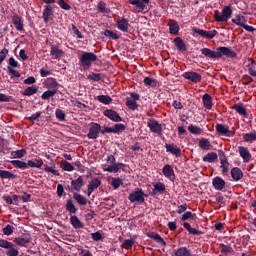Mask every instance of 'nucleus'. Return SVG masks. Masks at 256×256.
I'll return each instance as SVG.
<instances>
[{"label":"nucleus","instance_id":"nucleus-14","mask_svg":"<svg viewBox=\"0 0 256 256\" xmlns=\"http://www.w3.org/2000/svg\"><path fill=\"white\" fill-rule=\"evenodd\" d=\"M147 125L150 129V131H152V133H157L158 135H160L161 131H162V127L161 124H159V122H157L156 120H149L147 122Z\"/></svg>","mask_w":256,"mask_h":256},{"label":"nucleus","instance_id":"nucleus-36","mask_svg":"<svg viewBox=\"0 0 256 256\" xmlns=\"http://www.w3.org/2000/svg\"><path fill=\"white\" fill-rule=\"evenodd\" d=\"M10 163L16 169H27L28 168L27 162H23L21 160H12V161H10Z\"/></svg>","mask_w":256,"mask_h":256},{"label":"nucleus","instance_id":"nucleus-19","mask_svg":"<svg viewBox=\"0 0 256 256\" xmlns=\"http://www.w3.org/2000/svg\"><path fill=\"white\" fill-rule=\"evenodd\" d=\"M105 117H108V119H111V121H115L116 123H119L122 121L121 116H119L118 113H116L114 110H106L104 112Z\"/></svg>","mask_w":256,"mask_h":256},{"label":"nucleus","instance_id":"nucleus-22","mask_svg":"<svg viewBox=\"0 0 256 256\" xmlns=\"http://www.w3.org/2000/svg\"><path fill=\"white\" fill-rule=\"evenodd\" d=\"M174 256H191V250L185 246H182L174 250Z\"/></svg>","mask_w":256,"mask_h":256},{"label":"nucleus","instance_id":"nucleus-34","mask_svg":"<svg viewBox=\"0 0 256 256\" xmlns=\"http://www.w3.org/2000/svg\"><path fill=\"white\" fill-rule=\"evenodd\" d=\"M249 64L247 65L248 67V73L249 75H251L252 77H256V64L255 61L251 58L248 59Z\"/></svg>","mask_w":256,"mask_h":256},{"label":"nucleus","instance_id":"nucleus-42","mask_svg":"<svg viewBox=\"0 0 256 256\" xmlns=\"http://www.w3.org/2000/svg\"><path fill=\"white\" fill-rule=\"evenodd\" d=\"M1 179H17V175L7 170H0Z\"/></svg>","mask_w":256,"mask_h":256},{"label":"nucleus","instance_id":"nucleus-45","mask_svg":"<svg viewBox=\"0 0 256 256\" xmlns=\"http://www.w3.org/2000/svg\"><path fill=\"white\" fill-rule=\"evenodd\" d=\"M199 147H200V149H203L204 151H209V149H211V142H209V140L203 138L199 141Z\"/></svg>","mask_w":256,"mask_h":256},{"label":"nucleus","instance_id":"nucleus-64","mask_svg":"<svg viewBox=\"0 0 256 256\" xmlns=\"http://www.w3.org/2000/svg\"><path fill=\"white\" fill-rule=\"evenodd\" d=\"M88 79H90V81H101V74H97V73L89 74Z\"/></svg>","mask_w":256,"mask_h":256},{"label":"nucleus","instance_id":"nucleus-16","mask_svg":"<svg viewBox=\"0 0 256 256\" xmlns=\"http://www.w3.org/2000/svg\"><path fill=\"white\" fill-rule=\"evenodd\" d=\"M50 55L53 57V59H61V57H63L65 55V52H63V50L59 49V46L51 45Z\"/></svg>","mask_w":256,"mask_h":256},{"label":"nucleus","instance_id":"nucleus-15","mask_svg":"<svg viewBox=\"0 0 256 256\" xmlns=\"http://www.w3.org/2000/svg\"><path fill=\"white\" fill-rule=\"evenodd\" d=\"M238 153L240 157H242L244 163H249V161H251V152H249V149L243 146H240L238 148Z\"/></svg>","mask_w":256,"mask_h":256},{"label":"nucleus","instance_id":"nucleus-18","mask_svg":"<svg viewBox=\"0 0 256 256\" xmlns=\"http://www.w3.org/2000/svg\"><path fill=\"white\" fill-rule=\"evenodd\" d=\"M167 153H171L176 157H181V149L175 146V144H165Z\"/></svg>","mask_w":256,"mask_h":256},{"label":"nucleus","instance_id":"nucleus-6","mask_svg":"<svg viewBox=\"0 0 256 256\" xmlns=\"http://www.w3.org/2000/svg\"><path fill=\"white\" fill-rule=\"evenodd\" d=\"M128 3L134 6V9L132 10L133 13H141L147 10V5H149V0H128Z\"/></svg>","mask_w":256,"mask_h":256},{"label":"nucleus","instance_id":"nucleus-10","mask_svg":"<svg viewBox=\"0 0 256 256\" xmlns=\"http://www.w3.org/2000/svg\"><path fill=\"white\" fill-rule=\"evenodd\" d=\"M99 133H101V125L97 123H92L87 134V137L88 139H97V137H99Z\"/></svg>","mask_w":256,"mask_h":256},{"label":"nucleus","instance_id":"nucleus-63","mask_svg":"<svg viewBox=\"0 0 256 256\" xmlns=\"http://www.w3.org/2000/svg\"><path fill=\"white\" fill-rule=\"evenodd\" d=\"M114 133H121V131H125V125L124 124H115L113 126Z\"/></svg>","mask_w":256,"mask_h":256},{"label":"nucleus","instance_id":"nucleus-55","mask_svg":"<svg viewBox=\"0 0 256 256\" xmlns=\"http://www.w3.org/2000/svg\"><path fill=\"white\" fill-rule=\"evenodd\" d=\"M62 169L64 171H69V172L75 171V167L67 161L62 162Z\"/></svg>","mask_w":256,"mask_h":256},{"label":"nucleus","instance_id":"nucleus-58","mask_svg":"<svg viewBox=\"0 0 256 256\" xmlns=\"http://www.w3.org/2000/svg\"><path fill=\"white\" fill-rule=\"evenodd\" d=\"M189 219H195V214H193L191 211L185 212L181 218L182 221H189Z\"/></svg>","mask_w":256,"mask_h":256},{"label":"nucleus","instance_id":"nucleus-59","mask_svg":"<svg viewBox=\"0 0 256 256\" xmlns=\"http://www.w3.org/2000/svg\"><path fill=\"white\" fill-rule=\"evenodd\" d=\"M55 116L58 121H65V112L63 110L56 109Z\"/></svg>","mask_w":256,"mask_h":256},{"label":"nucleus","instance_id":"nucleus-32","mask_svg":"<svg viewBox=\"0 0 256 256\" xmlns=\"http://www.w3.org/2000/svg\"><path fill=\"white\" fill-rule=\"evenodd\" d=\"M168 25L171 35H177L179 33V24L175 20H170Z\"/></svg>","mask_w":256,"mask_h":256},{"label":"nucleus","instance_id":"nucleus-62","mask_svg":"<svg viewBox=\"0 0 256 256\" xmlns=\"http://www.w3.org/2000/svg\"><path fill=\"white\" fill-rule=\"evenodd\" d=\"M220 251L224 255H229V253L233 251V248H231L229 245H222Z\"/></svg>","mask_w":256,"mask_h":256},{"label":"nucleus","instance_id":"nucleus-47","mask_svg":"<svg viewBox=\"0 0 256 256\" xmlns=\"http://www.w3.org/2000/svg\"><path fill=\"white\" fill-rule=\"evenodd\" d=\"M35 93H37V86H30L24 90L23 95L31 97V95H35Z\"/></svg>","mask_w":256,"mask_h":256},{"label":"nucleus","instance_id":"nucleus-13","mask_svg":"<svg viewBox=\"0 0 256 256\" xmlns=\"http://www.w3.org/2000/svg\"><path fill=\"white\" fill-rule=\"evenodd\" d=\"M184 79H188V81H192V83H200L201 74L197 72H186L183 74Z\"/></svg>","mask_w":256,"mask_h":256},{"label":"nucleus","instance_id":"nucleus-20","mask_svg":"<svg viewBox=\"0 0 256 256\" xmlns=\"http://www.w3.org/2000/svg\"><path fill=\"white\" fill-rule=\"evenodd\" d=\"M232 23L238 25V27H245V24H247V17L238 14L234 19H232Z\"/></svg>","mask_w":256,"mask_h":256},{"label":"nucleus","instance_id":"nucleus-61","mask_svg":"<svg viewBox=\"0 0 256 256\" xmlns=\"http://www.w3.org/2000/svg\"><path fill=\"white\" fill-rule=\"evenodd\" d=\"M44 171L46 173H52V175H56V176L60 175L59 170H56L55 167L46 166L44 168Z\"/></svg>","mask_w":256,"mask_h":256},{"label":"nucleus","instance_id":"nucleus-40","mask_svg":"<svg viewBox=\"0 0 256 256\" xmlns=\"http://www.w3.org/2000/svg\"><path fill=\"white\" fill-rule=\"evenodd\" d=\"M220 165L223 175L229 172V161H227L225 156L220 159Z\"/></svg>","mask_w":256,"mask_h":256},{"label":"nucleus","instance_id":"nucleus-30","mask_svg":"<svg viewBox=\"0 0 256 256\" xmlns=\"http://www.w3.org/2000/svg\"><path fill=\"white\" fill-rule=\"evenodd\" d=\"M27 165L28 167L41 169V167H43V159L39 158V159L29 160Z\"/></svg>","mask_w":256,"mask_h":256},{"label":"nucleus","instance_id":"nucleus-46","mask_svg":"<svg viewBox=\"0 0 256 256\" xmlns=\"http://www.w3.org/2000/svg\"><path fill=\"white\" fill-rule=\"evenodd\" d=\"M174 45L178 49V51H185L186 49L185 42H183L181 38H175Z\"/></svg>","mask_w":256,"mask_h":256},{"label":"nucleus","instance_id":"nucleus-50","mask_svg":"<svg viewBox=\"0 0 256 256\" xmlns=\"http://www.w3.org/2000/svg\"><path fill=\"white\" fill-rule=\"evenodd\" d=\"M102 35H104L105 37H107L108 39H113V40H117L119 39V35H117V33L111 31V30H105Z\"/></svg>","mask_w":256,"mask_h":256},{"label":"nucleus","instance_id":"nucleus-56","mask_svg":"<svg viewBox=\"0 0 256 256\" xmlns=\"http://www.w3.org/2000/svg\"><path fill=\"white\" fill-rule=\"evenodd\" d=\"M133 245H135V240L133 239L124 240L122 243V246L124 247V249H131Z\"/></svg>","mask_w":256,"mask_h":256},{"label":"nucleus","instance_id":"nucleus-11","mask_svg":"<svg viewBox=\"0 0 256 256\" xmlns=\"http://www.w3.org/2000/svg\"><path fill=\"white\" fill-rule=\"evenodd\" d=\"M99 187H101V180L98 178L92 179L88 184V190H87L88 197H91V194L93 193V191H95L96 189H99Z\"/></svg>","mask_w":256,"mask_h":256},{"label":"nucleus","instance_id":"nucleus-4","mask_svg":"<svg viewBox=\"0 0 256 256\" xmlns=\"http://www.w3.org/2000/svg\"><path fill=\"white\" fill-rule=\"evenodd\" d=\"M130 203H145V192L141 188H136L134 192L128 196Z\"/></svg>","mask_w":256,"mask_h":256},{"label":"nucleus","instance_id":"nucleus-5","mask_svg":"<svg viewBox=\"0 0 256 256\" xmlns=\"http://www.w3.org/2000/svg\"><path fill=\"white\" fill-rule=\"evenodd\" d=\"M0 247L2 249H7L6 250L7 256H19V250L15 248V245H13V243L5 239H0Z\"/></svg>","mask_w":256,"mask_h":256},{"label":"nucleus","instance_id":"nucleus-43","mask_svg":"<svg viewBox=\"0 0 256 256\" xmlns=\"http://www.w3.org/2000/svg\"><path fill=\"white\" fill-rule=\"evenodd\" d=\"M232 109H234V111H236V113H238L239 115H242L243 117H245V115H247V109H245L243 107V104H235Z\"/></svg>","mask_w":256,"mask_h":256},{"label":"nucleus","instance_id":"nucleus-25","mask_svg":"<svg viewBox=\"0 0 256 256\" xmlns=\"http://www.w3.org/2000/svg\"><path fill=\"white\" fill-rule=\"evenodd\" d=\"M202 101L206 109H213V98H211V95L204 94L202 97Z\"/></svg>","mask_w":256,"mask_h":256},{"label":"nucleus","instance_id":"nucleus-41","mask_svg":"<svg viewBox=\"0 0 256 256\" xmlns=\"http://www.w3.org/2000/svg\"><path fill=\"white\" fill-rule=\"evenodd\" d=\"M243 139L245 143H253V141H256V131L244 134Z\"/></svg>","mask_w":256,"mask_h":256},{"label":"nucleus","instance_id":"nucleus-54","mask_svg":"<svg viewBox=\"0 0 256 256\" xmlns=\"http://www.w3.org/2000/svg\"><path fill=\"white\" fill-rule=\"evenodd\" d=\"M13 231H15V227H13V226H11V225H6V227H4L3 229H2V233L4 234V235H7V236H9V235H13Z\"/></svg>","mask_w":256,"mask_h":256},{"label":"nucleus","instance_id":"nucleus-1","mask_svg":"<svg viewBox=\"0 0 256 256\" xmlns=\"http://www.w3.org/2000/svg\"><path fill=\"white\" fill-rule=\"evenodd\" d=\"M201 53L204 57H208L209 59H221V57L235 59V57H237V53H235L233 49L225 46L216 48V51L209 48H203L201 49Z\"/></svg>","mask_w":256,"mask_h":256},{"label":"nucleus","instance_id":"nucleus-31","mask_svg":"<svg viewBox=\"0 0 256 256\" xmlns=\"http://www.w3.org/2000/svg\"><path fill=\"white\" fill-rule=\"evenodd\" d=\"M71 185L74 191H81V187H83V177L80 176L76 180H73Z\"/></svg>","mask_w":256,"mask_h":256},{"label":"nucleus","instance_id":"nucleus-48","mask_svg":"<svg viewBox=\"0 0 256 256\" xmlns=\"http://www.w3.org/2000/svg\"><path fill=\"white\" fill-rule=\"evenodd\" d=\"M97 100L100 103H103L104 105H109L111 104V102L113 101V99H111L109 96L107 95H99L97 96Z\"/></svg>","mask_w":256,"mask_h":256},{"label":"nucleus","instance_id":"nucleus-23","mask_svg":"<svg viewBox=\"0 0 256 256\" xmlns=\"http://www.w3.org/2000/svg\"><path fill=\"white\" fill-rule=\"evenodd\" d=\"M231 177L234 181H241L243 179V171L237 167L232 168Z\"/></svg>","mask_w":256,"mask_h":256},{"label":"nucleus","instance_id":"nucleus-38","mask_svg":"<svg viewBox=\"0 0 256 256\" xmlns=\"http://www.w3.org/2000/svg\"><path fill=\"white\" fill-rule=\"evenodd\" d=\"M46 88L50 90H56L57 91V80L55 78H48L46 80Z\"/></svg>","mask_w":256,"mask_h":256},{"label":"nucleus","instance_id":"nucleus-8","mask_svg":"<svg viewBox=\"0 0 256 256\" xmlns=\"http://www.w3.org/2000/svg\"><path fill=\"white\" fill-rule=\"evenodd\" d=\"M192 31L193 33L200 35V37H203L204 39H214L218 33L217 30L206 31V30L197 29V28L192 29Z\"/></svg>","mask_w":256,"mask_h":256},{"label":"nucleus","instance_id":"nucleus-12","mask_svg":"<svg viewBox=\"0 0 256 256\" xmlns=\"http://www.w3.org/2000/svg\"><path fill=\"white\" fill-rule=\"evenodd\" d=\"M116 27L119 31H122V33H127L129 31V20L125 18L117 20Z\"/></svg>","mask_w":256,"mask_h":256},{"label":"nucleus","instance_id":"nucleus-7","mask_svg":"<svg viewBox=\"0 0 256 256\" xmlns=\"http://www.w3.org/2000/svg\"><path fill=\"white\" fill-rule=\"evenodd\" d=\"M215 129L217 133L222 135V137H233L235 136V132L229 130V126L225 124H216Z\"/></svg>","mask_w":256,"mask_h":256},{"label":"nucleus","instance_id":"nucleus-3","mask_svg":"<svg viewBox=\"0 0 256 256\" xmlns=\"http://www.w3.org/2000/svg\"><path fill=\"white\" fill-rule=\"evenodd\" d=\"M97 61V55L93 52H85L80 56V63L84 69H89Z\"/></svg>","mask_w":256,"mask_h":256},{"label":"nucleus","instance_id":"nucleus-2","mask_svg":"<svg viewBox=\"0 0 256 256\" xmlns=\"http://www.w3.org/2000/svg\"><path fill=\"white\" fill-rule=\"evenodd\" d=\"M231 15H233V10H231V6H225L222 9V13L216 11L214 13V19L217 23H223L229 21L231 19Z\"/></svg>","mask_w":256,"mask_h":256},{"label":"nucleus","instance_id":"nucleus-52","mask_svg":"<svg viewBox=\"0 0 256 256\" xmlns=\"http://www.w3.org/2000/svg\"><path fill=\"white\" fill-rule=\"evenodd\" d=\"M66 210L69 211V213H77V208L75 207V204H73V201L71 200L67 201Z\"/></svg>","mask_w":256,"mask_h":256},{"label":"nucleus","instance_id":"nucleus-49","mask_svg":"<svg viewBox=\"0 0 256 256\" xmlns=\"http://www.w3.org/2000/svg\"><path fill=\"white\" fill-rule=\"evenodd\" d=\"M74 199L75 201H77V203L79 205H87V198H85V196L81 195V194H74Z\"/></svg>","mask_w":256,"mask_h":256},{"label":"nucleus","instance_id":"nucleus-57","mask_svg":"<svg viewBox=\"0 0 256 256\" xmlns=\"http://www.w3.org/2000/svg\"><path fill=\"white\" fill-rule=\"evenodd\" d=\"M152 239H154V241H156V243H159L160 245H162L163 247H165L167 245V242H165V240H163L161 238V235L159 234H154L152 236Z\"/></svg>","mask_w":256,"mask_h":256},{"label":"nucleus","instance_id":"nucleus-39","mask_svg":"<svg viewBox=\"0 0 256 256\" xmlns=\"http://www.w3.org/2000/svg\"><path fill=\"white\" fill-rule=\"evenodd\" d=\"M217 157V153L210 152L203 157V161L205 163H213L214 161H217Z\"/></svg>","mask_w":256,"mask_h":256},{"label":"nucleus","instance_id":"nucleus-21","mask_svg":"<svg viewBox=\"0 0 256 256\" xmlns=\"http://www.w3.org/2000/svg\"><path fill=\"white\" fill-rule=\"evenodd\" d=\"M12 23L18 31H23V18L19 15H14L12 17Z\"/></svg>","mask_w":256,"mask_h":256},{"label":"nucleus","instance_id":"nucleus-28","mask_svg":"<svg viewBox=\"0 0 256 256\" xmlns=\"http://www.w3.org/2000/svg\"><path fill=\"white\" fill-rule=\"evenodd\" d=\"M165 184L161 183V182H157L156 184H154V189H153V193L154 195H161L163 193H165Z\"/></svg>","mask_w":256,"mask_h":256},{"label":"nucleus","instance_id":"nucleus-26","mask_svg":"<svg viewBox=\"0 0 256 256\" xmlns=\"http://www.w3.org/2000/svg\"><path fill=\"white\" fill-rule=\"evenodd\" d=\"M162 173L165 177H167V179H171V177L175 176V172L173 171V167H171V165H169V164H166L163 167Z\"/></svg>","mask_w":256,"mask_h":256},{"label":"nucleus","instance_id":"nucleus-24","mask_svg":"<svg viewBox=\"0 0 256 256\" xmlns=\"http://www.w3.org/2000/svg\"><path fill=\"white\" fill-rule=\"evenodd\" d=\"M53 15V7L51 5L44 6L43 19L45 23H49V17Z\"/></svg>","mask_w":256,"mask_h":256},{"label":"nucleus","instance_id":"nucleus-37","mask_svg":"<svg viewBox=\"0 0 256 256\" xmlns=\"http://www.w3.org/2000/svg\"><path fill=\"white\" fill-rule=\"evenodd\" d=\"M120 167H123V164L121 163H114L107 168L104 169V171H107L108 173H119Z\"/></svg>","mask_w":256,"mask_h":256},{"label":"nucleus","instance_id":"nucleus-17","mask_svg":"<svg viewBox=\"0 0 256 256\" xmlns=\"http://www.w3.org/2000/svg\"><path fill=\"white\" fill-rule=\"evenodd\" d=\"M212 185L216 191H223V189H225V180H223L221 177H215L212 180Z\"/></svg>","mask_w":256,"mask_h":256},{"label":"nucleus","instance_id":"nucleus-27","mask_svg":"<svg viewBox=\"0 0 256 256\" xmlns=\"http://www.w3.org/2000/svg\"><path fill=\"white\" fill-rule=\"evenodd\" d=\"M108 183L113 189H119L123 185V180L121 178H109Z\"/></svg>","mask_w":256,"mask_h":256},{"label":"nucleus","instance_id":"nucleus-53","mask_svg":"<svg viewBox=\"0 0 256 256\" xmlns=\"http://www.w3.org/2000/svg\"><path fill=\"white\" fill-rule=\"evenodd\" d=\"M188 131H190V133H192L193 135H201L202 133L201 128L195 125L188 126Z\"/></svg>","mask_w":256,"mask_h":256},{"label":"nucleus","instance_id":"nucleus-51","mask_svg":"<svg viewBox=\"0 0 256 256\" xmlns=\"http://www.w3.org/2000/svg\"><path fill=\"white\" fill-rule=\"evenodd\" d=\"M26 153L27 152L25 151V149H21V150L13 151L11 155L13 159H21V157H25Z\"/></svg>","mask_w":256,"mask_h":256},{"label":"nucleus","instance_id":"nucleus-29","mask_svg":"<svg viewBox=\"0 0 256 256\" xmlns=\"http://www.w3.org/2000/svg\"><path fill=\"white\" fill-rule=\"evenodd\" d=\"M70 223L74 229H83L84 225L82 224L81 220L77 216L70 217Z\"/></svg>","mask_w":256,"mask_h":256},{"label":"nucleus","instance_id":"nucleus-9","mask_svg":"<svg viewBox=\"0 0 256 256\" xmlns=\"http://www.w3.org/2000/svg\"><path fill=\"white\" fill-rule=\"evenodd\" d=\"M131 98L126 99V107L130 108L132 111L137 109V101H139V94L132 92L130 94Z\"/></svg>","mask_w":256,"mask_h":256},{"label":"nucleus","instance_id":"nucleus-60","mask_svg":"<svg viewBox=\"0 0 256 256\" xmlns=\"http://www.w3.org/2000/svg\"><path fill=\"white\" fill-rule=\"evenodd\" d=\"M8 72H9V75L14 78L16 77L17 79H19V77H21V73H19V71L11 68V66H8Z\"/></svg>","mask_w":256,"mask_h":256},{"label":"nucleus","instance_id":"nucleus-33","mask_svg":"<svg viewBox=\"0 0 256 256\" xmlns=\"http://www.w3.org/2000/svg\"><path fill=\"white\" fill-rule=\"evenodd\" d=\"M97 9H98L99 13H103L104 15L111 13V9H109V7H107V3L103 2V1L98 3Z\"/></svg>","mask_w":256,"mask_h":256},{"label":"nucleus","instance_id":"nucleus-44","mask_svg":"<svg viewBox=\"0 0 256 256\" xmlns=\"http://www.w3.org/2000/svg\"><path fill=\"white\" fill-rule=\"evenodd\" d=\"M55 95H57V90H48L41 95V99H43V101H47L51 99V97H55Z\"/></svg>","mask_w":256,"mask_h":256},{"label":"nucleus","instance_id":"nucleus-35","mask_svg":"<svg viewBox=\"0 0 256 256\" xmlns=\"http://www.w3.org/2000/svg\"><path fill=\"white\" fill-rule=\"evenodd\" d=\"M13 241L19 247H27L28 243H30L31 240L29 238L17 237V238H14Z\"/></svg>","mask_w":256,"mask_h":256}]
</instances>
